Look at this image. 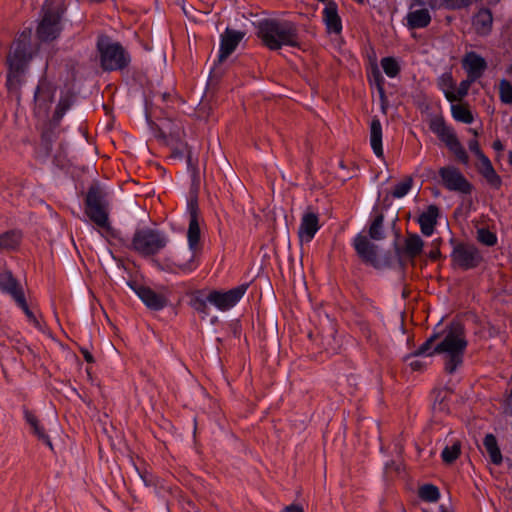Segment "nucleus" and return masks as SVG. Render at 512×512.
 I'll use <instances>...</instances> for the list:
<instances>
[{
  "label": "nucleus",
  "instance_id": "1",
  "mask_svg": "<svg viewBox=\"0 0 512 512\" xmlns=\"http://www.w3.org/2000/svg\"><path fill=\"white\" fill-rule=\"evenodd\" d=\"M439 335L440 339H438L431 354H445V370L452 374L462 364L467 347L464 327L460 323H452Z\"/></svg>",
  "mask_w": 512,
  "mask_h": 512
},
{
  "label": "nucleus",
  "instance_id": "2",
  "mask_svg": "<svg viewBox=\"0 0 512 512\" xmlns=\"http://www.w3.org/2000/svg\"><path fill=\"white\" fill-rule=\"evenodd\" d=\"M31 36L32 30L25 29L11 45L7 56L9 66L7 87L9 90L18 89L21 84V76L32 59Z\"/></svg>",
  "mask_w": 512,
  "mask_h": 512
},
{
  "label": "nucleus",
  "instance_id": "3",
  "mask_svg": "<svg viewBox=\"0 0 512 512\" xmlns=\"http://www.w3.org/2000/svg\"><path fill=\"white\" fill-rule=\"evenodd\" d=\"M258 36L271 50L282 46H298L296 26L289 21L265 20L259 23Z\"/></svg>",
  "mask_w": 512,
  "mask_h": 512
},
{
  "label": "nucleus",
  "instance_id": "4",
  "mask_svg": "<svg viewBox=\"0 0 512 512\" xmlns=\"http://www.w3.org/2000/svg\"><path fill=\"white\" fill-rule=\"evenodd\" d=\"M189 227L187 232L188 244H189V257L186 261L180 257V255L174 256L172 259L167 260V267L171 272H190L196 268L195 252L198 247L200 240V225L198 218V208L196 204L189 206Z\"/></svg>",
  "mask_w": 512,
  "mask_h": 512
},
{
  "label": "nucleus",
  "instance_id": "5",
  "mask_svg": "<svg viewBox=\"0 0 512 512\" xmlns=\"http://www.w3.org/2000/svg\"><path fill=\"white\" fill-rule=\"evenodd\" d=\"M97 49L100 54V64L104 70L113 71L126 67L130 61L122 45L112 41L107 36H100L97 42Z\"/></svg>",
  "mask_w": 512,
  "mask_h": 512
},
{
  "label": "nucleus",
  "instance_id": "6",
  "mask_svg": "<svg viewBox=\"0 0 512 512\" xmlns=\"http://www.w3.org/2000/svg\"><path fill=\"white\" fill-rule=\"evenodd\" d=\"M43 17L37 28L38 38L42 41H51L58 37L61 31L60 19L64 12L59 1H46L43 5Z\"/></svg>",
  "mask_w": 512,
  "mask_h": 512
},
{
  "label": "nucleus",
  "instance_id": "7",
  "mask_svg": "<svg viewBox=\"0 0 512 512\" xmlns=\"http://www.w3.org/2000/svg\"><path fill=\"white\" fill-rule=\"evenodd\" d=\"M85 212L98 227L103 229L110 228L105 193L98 186L90 187L86 196Z\"/></svg>",
  "mask_w": 512,
  "mask_h": 512
},
{
  "label": "nucleus",
  "instance_id": "8",
  "mask_svg": "<svg viewBox=\"0 0 512 512\" xmlns=\"http://www.w3.org/2000/svg\"><path fill=\"white\" fill-rule=\"evenodd\" d=\"M167 244L166 237L152 229H142L135 232L131 248L142 256L158 253Z\"/></svg>",
  "mask_w": 512,
  "mask_h": 512
},
{
  "label": "nucleus",
  "instance_id": "9",
  "mask_svg": "<svg viewBox=\"0 0 512 512\" xmlns=\"http://www.w3.org/2000/svg\"><path fill=\"white\" fill-rule=\"evenodd\" d=\"M439 176L442 185L449 191L458 192L461 194H470L473 186L461 173V171L454 166H444L439 169Z\"/></svg>",
  "mask_w": 512,
  "mask_h": 512
},
{
  "label": "nucleus",
  "instance_id": "10",
  "mask_svg": "<svg viewBox=\"0 0 512 512\" xmlns=\"http://www.w3.org/2000/svg\"><path fill=\"white\" fill-rule=\"evenodd\" d=\"M246 290L247 285L243 284L225 292L211 291L207 295L206 301L219 310L225 311L232 308L242 298Z\"/></svg>",
  "mask_w": 512,
  "mask_h": 512
},
{
  "label": "nucleus",
  "instance_id": "11",
  "mask_svg": "<svg viewBox=\"0 0 512 512\" xmlns=\"http://www.w3.org/2000/svg\"><path fill=\"white\" fill-rule=\"evenodd\" d=\"M451 257L454 265L464 270L475 268L482 261L480 252L472 245H458Z\"/></svg>",
  "mask_w": 512,
  "mask_h": 512
},
{
  "label": "nucleus",
  "instance_id": "12",
  "mask_svg": "<svg viewBox=\"0 0 512 512\" xmlns=\"http://www.w3.org/2000/svg\"><path fill=\"white\" fill-rule=\"evenodd\" d=\"M55 95V87L47 82L41 81L36 89L34 96V113L38 118H45Z\"/></svg>",
  "mask_w": 512,
  "mask_h": 512
},
{
  "label": "nucleus",
  "instance_id": "13",
  "mask_svg": "<svg viewBox=\"0 0 512 512\" xmlns=\"http://www.w3.org/2000/svg\"><path fill=\"white\" fill-rule=\"evenodd\" d=\"M319 229L320 224L318 214L307 209L301 217V222L298 228L300 243H310Z\"/></svg>",
  "mask_w": 512,
  "mask_h": 512
},
{
  "label": "nucleus",
  "instance_id": "14",
  "mask_svg": "<svg viewBox=\"0 0 512 512\" xmlns=\"http://www.w3.org/2000/svg\"><path fill=\"white\" fill-rule=\"evenodd\" d=\"M244 37V33L236 30L226 29L221 35L218 63L224 62L236 49Z\"/></svg>",
  "mask_w": 512,
  "mask_h": 512
},
{
  "label": "nucleus",
  "instance_id": "15",
  "mask_svg": "<svg viewBox=\"0 0 512 512\" xmlns=\"http://www.w3.org/2000/svg\"><path fill=\"white\" fill-rule=\"evenodd\" d=\"M132 288L149 309L161 310L168 303L167 298L163 294L157 293L149 287L138 285Z\"/></svg>",
  "mask_w": 512,
  "mask_h": 512
},
{
  "label": "nucleus",
  "instance_id": "16",
  "mask_svg": "<svg viewBox=\"0 0 512 512\" xmlns=\"http://www.w3.org/2000/svg\"><path fill=\"white\" fill-rule=\"evenodd\" d=\"M462 66L467 72V77L472 80L479 79L487 68V63L483 57L475 52H468L463 60Z\"/></svg>",
  "mask_w": 512,
  "mask_h": 512
},
{
  "label": "nucleus",
  "instance_id": "17",
  "mask_svg": "<svg viewBox=\"0 0 512 512\" xmlns=\"http://www.w3.org/2000/svg\"><path fill=\"white\" fill-rule=\"evenodd\" d=\"M493 15L490 9L480 8L472 17V28L479 36H487L492 31Z\"/></svg>",
  "mask_w": 512,
  "mask_h": 512
},
{
  "label": "nucleus",
  "instance_id": "18",
  "mask_svg": "<svg viewBox=\"0 0 512 512\" xmlns=\"http://www.w3.org/2000/svg\"><path fill=\"white\" fill-rule=\"evenodd\" d=\"M354 248L364 262L374 264L377 261V247L366 236L357 235L354 239Z\"/></svg>",
  "mask_w": 512,
  "mask_h": 512
},
{
  "label": "nucleus",
  "instance_id": "19",
  "mask_svg": "<svg viewBox=\"0 0 512 512\" xmlns=\"http://www.w3.org/2000/svg\"><path fill=\"white\" fill-rule=\"evenodd\" d=\"M323 21L329 33L339 34L342 30L338 7L334 1H329L323 10Z\"/></svg>",
  "mask_w": 512,
  "mask_h": 512
},
{
  "label": "nucleus",
  "instance_id": "20",
  "mask_svg": "<svg viewBox=\"0 0 512 512\" xmlns=\"http://www.w3.org/2000/svg\"><path fill=\"white\" fill-rule=\"evenodd\" d=\"M478 172L484 177L486 182L494 189H499L502 185L501 177L496 173L489 158H483L477 163Z\"/></svg>",
  "mask_w": 512,
  "mask_h": 512
},
{
  "label": "nucleus",
  "instance_id": "21",
  "mask_svg": "<svg viewBox=\"0 0 512 512\" xmlns=\"http://www.w3.org/2000/svg\"><path fill=\"white\" fill-rule=\"evenodd\" d=\"M0 290L11 295L15 301L24 295L18 281L9 271L0 273Z\"/></svg>",
  "mask_w": 512,
  "mask_h": 512
},
{
  "label": "nucleus",
  "instance_id": "22",
  "mask_svg": "<svg viewBox=\"0 0 512 512\" xmlns=\"http://www.w3.org/2000/svg\"><path fill=\"white\" fill-rule=\"evenodd\" d=\"M407 26L410 29L427 27L431 22V15L428 9L419 8L410 10L406 16Z\"/></svg>",
  "mask_w": 512,
  "mask_h": 512
},
{
  "label": "nucleus",
  "instance_id": "23",
  "mask_svg": "<svg viewBox=\"0 0 512 512\" xmlns=\"http://www.w3.org/2000/svg\"><path fill=\"white\" fill-rule=\"evenodd\" d=\"M438 215V207L435 205H430L427 210L419 216L418 222L420 224L421 232L425 236H430L433 234Z\"/></svg>",
  "mask_w": 512,
  "mask_h": 512
},
{
  "label": "nucleus",
  "instance_id": "24",
  "mask_svg": "<svg viewBox=\"0 0 512 512\" xmlns=\"http://www.w3.org/2000/svg\"><path fill=\"white\" fill-rule=\"evenodd\" d=\"M370 144L377 157L383 156L382 148V126L379 119L374 118L370 126Z\"/></svg>",
  "mask_w": 512,
  "mask_h": 512
},
{
  "label": "nucleus",
  "instance_id": "25",
  "mask_svg": "<svg viewBox=\"0 0 512 512\" xmlns=\"http://www.w3.org/2000/svg\"><path fill=\"white\" fill-rule=\"evenodd\" d=\"M21 233L16 230L6 231L0 234V252L16 249L21 241Z\"/></svg>",
  "mask_w": 512,
  "mask_h": 512
},
{
  "label": "nucleus",
  "instance_id": "26",
  "mask_svg": "<svg viewBox=\"0 0 512 512\" xmlns=\"http://www.w3.org/2000/svg\"><path fill=\"white\" fill-rule=\"evenodd\" d=\"M483 444L491 462L495 465H500L502 463V454L499 449L496 437L493 434H487L484 438Z\"/></svg>",
  "mask_w": 512,
  "mask_h": 512
},
{
  "label": "nucleus",
  "instance_id": "27",
  "mask_svg": "<svg viewBox=\"0 0 512 512\" xmlns=\"http://www.w3.org/2000/svg\"><path fill=\"white\" fill-rule=\"evenodd\" d=\"M424 243L419 235L409 234L404 241V253L410 257L415 258L423 250Z\"/></svg>",
  "mask_w": 512,
  "mask_h": 512
},
{
  "label": "nucleus",
  "instance_id": "28",
  "mask_svg": "<svg viewBox=\"0 0 512 512\" xmlns=\"http://www.w3.org/2000/svg\"><path fill=\"white\" fill-rule=\"evenodd\" d=\"M25 419L33 429V433L38 437L39 440H42L49 447H52V443L50 441L49 436L45 433L44 429L41 427L38 419L34 414L29 411L25 412Z\"/></svg>",
  "mask_w": 512,
  "mask_h": 512
},
{
  "label": "nucleus",
  "instance_id": "29",
  "mask_svg": "<svg viewBox=\"0 0 512 512\" xmlns=\"http://www.w3.org/2000/svg\"><path fill=\"white\" fill-rule=\"evenodd\" d=\"M452 116L455 120L470 124L473 122V115L467 105L464 104H453L451 106Z\"/></svg>",
  "mask_w": 512,
  "mask_h": 512
},
{
  "label": "nucleus",
  "instance_id": "30",
  "mask_svg": "<svg viewBox=\"0 0 512 512\" xmlns=\"http://www.w3.org/2000/svg\"><path fill=\"white\" fill-rule=\"evenodd\" d=\"M461 454V442L456 440L450 446L447 445L441 453L444 463L452 464Z\"/></svg>",
  "mask_w": 512,
  "mask_h": 512
},
{
  "label": "nucleus",
  "instance_id": "31",
  "mask_svg": "<svg viewBox=\"0 0 512 512\" xmlns=\"http://www.w3.org/2000/svg\"><path fill=\"white\" fill-rule=\"evenodd\" d=\"M474 81L472 78L467 77V79L460 82L459 86L455 87L452 94L448 96V101L451 103L461 101L468 94L469 88Z\"/></svg>",
  "mask_w": 512,
  "mask_h": 512
},
{
  "label": "nucleus",
  "instance_id": "32",
  "mask_svg": "<svg viewBox=\"0 0 512 512\" xmlns=\"http://www.w3.org/2000/svg\"><path fill=\"white\" fill-rule=\"evenodd\" d=\"M71 98L69 96H65L60 99L56 110L53 115L52 122L49 124L50 127H56L61 120L62 116L64 115L65 111L68 110L71 106Z\"/></svg>",
  "mask_w": 512,
  "mask_h": 512
},
{
  "label": "nucleus",
  "instance_id": "33",
  "mask_svg": "<svg viewBox=\"0 0 512 512\" xmlns=\"http://www.w3.org/2000/svg\"><path fill=\"white\" fill-rule=\"evenodd\" d=\"M383 222L384 216L383 214H379L375 217L373 222L369 227V236L373 240H382L384 238V230H383Z\"/></svg>",
  "mask_w": 512,
  "mask_h": 512
},
{
  "label": "nucleus",
  "instance_id": "34",
  "mask_svg": "<svg viewBox=\"0 0 512 512\" xmlns=\"http://www.w3.org/2000/svg\"><path fill=\"white\" fill-rule=\"evenodd\" d=\"M438 339H440V335L438 333H434L413 354L407 356L406 360L425 354L431 356L432 354L430 353H432L433 351L430 350Z\"/></svg>",
  "mask_w": 512,
  "mask_h": 512
},
{
  "label": "nucleus",
  "instance_id": "35",
  "mask_svg": "<svg viewBox=\"0 0 512 512\" xmlns=\"http://www.w3.org/2000/svg\"><path fill=\"white\" fill-rule=\"evenodd\" d=\"M449 391L446 389H440L434 391V403H433V410L439 411V412H446L448 411V405L445 403L449 396Z\"/></svg>",
  "mask_w": 512,
  "mask_h": 512
},
{
  "label": "nucleus",
  "instance_id": "36",
  "mask_svg": "<svg viewBox=\"0 0 512 512\" xmlns=\"http://www.w3.org/2000/svg\"><path fill=\"white\" fill-rule=\"evenodd\" d=\"M438 86L443 91L446 99L452 94L455 89V82L451 73H444L438 79Z\"/></svg>",
  "mask_w": 512,
  "mask_h": 512
},
{
  "label": "nucleus",
  "instance_id": "37",
  "mask_svg": "<svg viewBox=\"0 0 512 512\" xmlns=\"http://www.w3.org/2000/svg\"><path fill=\"white\" fill-rule=\"evenodd\" d=\"M419 496L424 501L435 502L439 499L440 493L436 486L426 484L419 489Z\"/></svg>",
  "mask_w": 512,
  "mask_h": 512
},
{
  "label": "nucleus",
  "instance_id": "38",
  "mask_svg": "<svg viewBox=\"0 0 512 512\" xmlns=\"http://www.w3.org/2000/svg\"><path fill=\"white\" fill-rule=\"evenodd\" d=\"M381 66L389 77H395L399 73V65L392 57H386L381 60Z\"/></svg>",
  "mask_w": 512,
  "mask_h": 512
},
{
  "label": "nucleus",
  "instance_id": "39",
  "mask_svg": "<svg viewBox=\"0 0 512 512\" xmlns=\"http://www.w3.org/2000/svg\"><path fill=\"white\" fill-rule=\"evenodd\" d=\"M413 180L411 177H406L403 181L395 185L392 191V196L395 198L404 197L411 189Z\"/></svg>",
  "mask_w": 512,
  "mask_h": 512
},
{
  "label": "nucleus",
  "instance_id": "40",
  "mask_svg": "<svg viewBox=\"0 0 512 512\" xmlns=\"http://www.w3.org/2000/svg\"><path fill=\"white\" fill-rule=\"evenodd\" d=\"M448 149L455 155L459 162L465 165L468 164L469 156L464 147L462 146V144L460 143V141L452 143V145L449 146Z\"/></svg>",
  "mask_w": 512,
  "mask_h": 512
},
{
  "label": "nucleus",
  "instance_id": "41",
  "mask_svg": "<svg viewBox=\"0 0 512 512\" xmlns=\"http://www.w3.org/2000/svg\"><path fill=\"white\" fill-rule=\"evenodd\" d=\"M21 308L22 310L24 311L25 315L27 316L28 320L37 328V329H41V325H40V322L38 321V319L36 318V316L34 315V313L29 309L27 303H26V300H25V297L24 295L22 297H19V299H17L15 301Z\"/></svg>",
  "mask_w": 512,
  "mask_h": 512
},
{
  "label": "nucleus",
  "instance_id": "42",
  "mask_svg": "<svg viewBox=\"0 0 512 512\" xmlns=\"http://www.w3.org/2000/svg\"><path fill=\"white\" fill-rule=\"evenodd\" d=\"M500 99L505 104L512 103V85L507 80H501L499 84Z\"/></svg>",
  "mask_w": 512,
  "mask_h": 512
},
{
  "label": "nucleus",
  "instance_id": "43",
  "mask_svg": "<svg viewBox=\"0 0 512 512\" xmlns=\"http://www.w3.org/2000/svg\"><path fill=\"white\" fill-rule=\"evenodd\" d=\"M477 239L486 246H493L497 242L496 235L484 228L477 231Z\"/></svg>",
  "mask_w": 512,
  "mask_h": 512
},
{
  "label": "nucleus",
  "instance_id": "44",
  "mask_svg": "<svg viewBox=\"0 0 512 512\" xmlns=\"http://www.w3.org/2000/svg\"><path fill=\"white\" fill-rule=\"evenodd\" d=\"M55 133L51 130V128H47L43 131L42 134V145L45 148L46 154H50L52 152V142L54 141Z\"/></svg>",
  "mask_w": 512,
  "mask_h": 512
},
{
  "label": "nucleus",
  "instance_id": "45",
  "mask_svg": "<svg viewBox=\"0 0 512 512\" xmlns=\"http://www.w3.org/2000/svg\"><path fill=\"white\" fill-rule=\"evenodd\" d=\"M429 127L437 136H439L448 127L441 117H434L430 120Z\"/></svg>",
  "mask_w": 512,
  "mask_h": 512
},
{
  "label": "nucleus",
  "instance_id": "46",
  "mask_svg": "<svg viewBox=\"0 0 512 512\" xmlns=\"http://www.w3.org/2000/svg\"><path fill=\"white\" fill-rule=\"evenodd\" d=\"M438 137L446 144L447 147L451 146L452 143L459 141L454 131L449 127H447Z\"/></svg>",
  "mask_w": 512,
  "mask_h": 512
},
{
  "label": "nucleus",
  "instance_id": "47",
  "mask_svg": "<svg viewBox=\"0 0 512 512\" xmlns=\"http://www.w3.org/2000/svg\"><path fill=\"white\" fill-rule=\"evenodd\" d=\"M438 137L446 144L447 147L451 146L452 143L459 141L454 131L449 127H447Z\"/></svg>",
  "mask_w": 512,
  "mask_h": 512
},
{
  "label": "nucleus",
  "instance_id": "48",
  "mask_svg": "<svg viewBox=\"0 0 512 512\" xmlns=\"http://www.w3.org/2000/svg\"><path fill=\"white\" fill-rule=\"evenodd\" d=\"M468 147L472 153L475 154V156L478 158V162L481 161L483 158H487L486 155L482 152L480 149L479 143L477 139H472L468 143Z\"/></svg>",
  "mask_w": 512,
  "mask_h": 512
},
{
  "label": "nucleus",
  "instance_id": "49",
  "mask_svg": "<svg viewBox=\"0 0 512 512\" xmlns=\"http://www.w3.org/2000/svg\"><path fill=\"white\" fill-rule=\"evenodd\" d=\"M409 366L413 371H421L425 367V363L417 359H409Z\"/></svg>",
  "mask_w": 512,
  "mask_h": 512
},
{
  "label": "nucleus",
  "instance_id": "50",
  "mask_svg": "<svg viewBox=\"0 0 512 512\" xmlns=\"http://www.w3.org/2000/svg\"><path fill=\"white\" fill-rule=\"evenodd\" d=\"M186 149H187L186 145H183L182 148H175V149H173L172 157H174V158H182Z\"/></svg>",
  "mask_w": 512,
  "mask_h": 512
},
{
  "label": "nucleus",
  "instance_id": "51",
  "mask_svg": "<svg viewBox=\"0 0 512 512\" xmlns=\"http://www.w3.org/2000/svg\"><path fill=\"white\" fill-rule=\"evenodd\" d=\"M382 82H383V79H382V77L378 73L377 76H376L377 89L379 91L380 96L383 98L384 95H385V92H384V88H383Z\"/></svg>",
  "mask_w": 512,
  "mask_h": 512
},
{
  "label": "nucleus",
  "instance_id": "52",
  "mask_svg": "<svg viewBox=\"0 0 512 512\" xmlns=\"http://www.w3.org/2000/svg\"><path fill=\"white\" fill-rule=\"evenodd\" d=\"M473 0H455L454 8H463L471 5Z\"/></svg>",
  "mask_w": 512,
  "mask_h": 512
},
{
  "label": "nucleus",
  "instance_id": "53",
  "mask_svg": "<svg viewBox=\"0 0 512 512\" xmlns=\"http://www.w3.org/2000/svg\"><path fill=\"white\" fill-rule=\"evenodd\" d=\"M282 512H304V510L298 505H290L285 507Z\"/></svg>",
  "mask_w": 512,
  "mask_h": 512
},
{
  "label": "nucleus",
  "instance_id": "54",
  "mask_svg": "<svg viewBox=\"0 0 512 512\" xmlns=\"http://www.w3.org/2000/svg\"><path fill=\"white\" fill-rule=\"evenodd\" d=\"M492 147L496 151H502L504 149V146L500 140L494 141Z\"/></svg>",
  "mask_w": 512,
  "mask_h": 512
},
{
  "label": "nucleus",
  "instance_id": "55",
  "mask_svg": "<svg viewBox=\"0 0 512 512\" xmlns=\"http://www.w3.org/2000/svg\"><path fill=\"white\" fill-rule=\"evenodd\" d=\"M439 256H440L439 249L431 250L430 253H429V258L432 259V260H436Z\"/></svg>",
  "mask_w": 512,
  "mask_h": 512
},
{
  "label": "nucleus",
  "instance_id": "56",
  "mask_svg": "<svg viewBox=\"0 0 512 512\" xmlns=\"http://www.w3.org/2000/svg\"><path fill=\"white\" fill-rule=\"evenodd\" d=\"M82 353L87 362H89V363L94 362L93 356L91 355L90 352H88L87 350H83Z\"/></svg>",
  "mask_w": 512,
  "mask_h": 512
},
{
  "label": "nucleus",
  "instance_id": "57",
  "mask_svg": "<svg viewBox=\"0 0 512 512\" xmlns=\"http://www.w3.org/2000/svg\"><path fill=\"white\" fill-rule=\"evenodd\" d=\"M196 309H197L198 311L205 312V309H206V303H205V301H200V302L198 303V306L196 307Z\"/></svg>",
  "mask_w": 512,
  "mask_h": 512
},
{
  "label": "nucleus",
  "instance_id": "58",
  "mask_svg": "<svg viewBox=\"0 0 512 512\" xmlns=\"http://www.w3.org/2000/svg\"><path fill=\"white\" fill-rule=\"evenodd\" d=\"M367 337V339L369 341H372V338H371V333H370V329L368 327L365 328V330L363 331Z\"/></svg>",
  "mask_w": 512,
  "mask_h": 512
},
{
  "label": "nucleus",
  "instance_id": "59",
  "mask_svg": "<svg viewBox=\"0 0 512 512\" xmlns=\"http://www.w3.org/2000/svg\"><path fill=\"white\" fill-rule=\"evenodd\" d=\"M170 134L175 137H180L181 130L178 128L176 131H171Z\"/></svg>",
  "mask_w": 512,
  "mask_h": 512
},
{
  "label": "nucleus",
  "instance_id": "60",
  "mask_svg": "<svg viewBox=\"0 0 512 512\" xmlns=\"http://www.w3.org/2000/svg\"><path fill=\"white\" fill-rule=\"evenodd\" d=\"M187 162L189 166L192 165V157L190 151L187 152Z\"/></svg>",
  "mask_w": 512,
  "mask_h": 512
},
{
  "label": "nucleus",
  "instance_id": "61",
  "mask_svg": "<svg viewBox=\"0 0 512 512\" xmlns=\"http://www.w3.org/2000/svg\"><path fill=\"white\" fill-rule=\"evenodd\" d=\"M469 132L474 135L475 139L477 138L478 132L475 129H469Z\"/></svg>",
  "mask_w": 512,
  "mask_h": 512
},
{
  "label": "nucleus",
  "instance_id": "62",
  "mask_svg": "<svg viewBox=\"0 0 512 512\" xmlns=\"http://www.w3.org/2000/svg\"><path fill=\"white\" fill-rule=\"evenodd\" d=\"M508 162H509L510 165H512V151L509 152Z\"/></svg>",
  "mask_w": 512,
  "mask_h": 512
}]
</instances>
